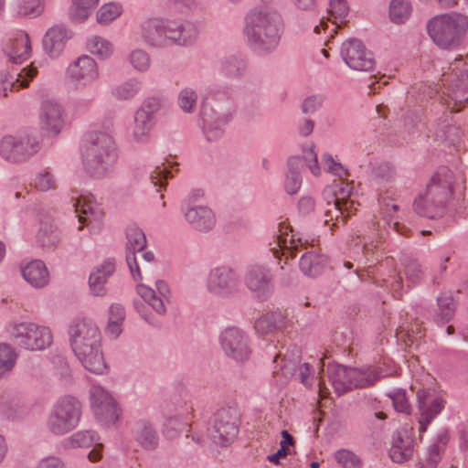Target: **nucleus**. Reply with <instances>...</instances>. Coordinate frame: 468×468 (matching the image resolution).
I'll use <instances>...</instances> for the list:
<instances>
[{
    "label": "nucleus",
    "instance_id": "1",
    "mask_svg": "<svg viewBox=\"0 0 468 468\" xmlns=\"http://www.w3.org/2000/svg\"><path fill=\"white\" fill-rule=\"evenodd\" d=\"M68 335L75 356L87 371L95 375L109 372L101 332L95 321L88 317L75 318L69 325Z\"/></svg>",
    "mask_w": 468,
    "mask_h": 468
},
{
    "label": "nucleus",
    "instance_id": "2",
    "mask_svg": "<svg viewBox=\"0 0 468 468\" xmlns=\"http://www.w3.org/2000/svg\"><path fill=\"white\" fill-rule=\"evenodd\" d=\"M283 32L282 16L276 11L256 7L244 17L242 34L248 48L259 56L272 53Z\"/></svg>",
    "mask_w": 468,
    "mask_h": 468
},
{
    "label": "nucleus",
    "instance_id": "3",
    "mask_svg": "<svg viewBox=\"0 0 468 468\" xmlns=\"http://www.w3.org/2000/svg\"><path fill=\"white\" fill-rule=\"evenodd\" d=\"M80 157L83 169L90 176L96 179L110 176L118 160L113 137L106 132H90L86 135Z\"/></svg>",
    "mask_w": 468,
    "mask_h": 468
},
{
    "label": "nucleus",
    "instance_id": "4",
    "mask_svg": "<svg viewBox=\"0 0 468 468\" xmlns=\"http://www.w3.org/2000/svg\"><path fill=\"white\" fill-rule=\"evenodd\" d=\"M144 43L153 48H163L171 45H187L198 35L195 24L189 21L168 20L150 17L140 25Z\"/></svg>",
    "mask_w": 468,
    "mask_h": 468
},
{
    "label": "nucleus",
    "instance_id": "5",
    "mask_svg": "<svg viewBox=\"0 0 468 468\" xmlns=\"http://www.w3.org/2000/svg\"><path fill=\"white\" fill-rule=\"evenodd\" d=\"M441 81L448 90V96L454 101L453 106L448 105L447 111L443 112L439 118L437 136L441 133V137L446 140L454 141L451 135L458 136V129L451 123L452 112H459L457 104L468 101V57L456 58L450 63L447 72L441 76Z\"/></svg>",
    "mask_w": 468,
    "mask_h": 468
},
{
    "label": "nucleus",
    "instance_id": "6",
    "mask_svg": "<svg viewBox=\"0 0 468 468\" xmlns=\"http://www.w3.org/2000/svg\"><path fill=\"white\" fill-rule=\"evenodd\" d=\"M455 176L447 167H441L431 177L423 195L413 203L415 212L428 218L442 217L452 199Z\"/></svg>",
    "mask_w": 468,
    "mask_h": 468
},
{
    "label": "nucleus",
    "instance_id": "7",
    "mask_svg": "<svg viewBox=\"0 0 468 468\" xmlns=\"http://www.w3.org/2000/svg\"><path fill=\"white\" fill-rule=\"evenodd\" d=\"M66 75L79 93L78 105L90 106L99 94V90L94 85L100 80V69L96 60L88 55L80 56L69 64Z\"/></svg>",
    "mask_w": 468,
    "mask_h": 468
},
{
    "label": "nucleus",
    "instance_id": "8",
    "mask_svg": "<svg viewBox=\"0 0 468 468\" xmlns=\"http://www.w3.org/2000/svg\"><path fill=\"white\" fill-rule=\"evenodd\" d=\"M82 417V403L72 395L59 397L51 406L46 428L54 436H63L74 431Z\"/></svg>",
    "mask_w": 468,
    "mask_h": 468
},
{
    "label": "nucleus",
    "instance_id": "9",
    "mask_svg": "<svg viewBox=\"0 0 468 468\" xmlns=\"http://www.w3.org/2000/svg\"><path fill=\"white\" fill-rule=\"evenodd\" d=\"M467 27V17L459 13L434 16L427 24L429 36L441 48L458 46Z\"/></svg>",
    "mask_w": 468,
    "mask_h": 468
},
{
    "label": "nucleus",
    "instance_id": "10",
    "mask_svg": "<svg viewBox=\"0 0 468 468\" xmlns=\"http://www.w3.org/2000/svg\"><path fill=\"white\" fill-rule=\"evenodd\" d=\"M6 333L14 345L28 351H42L53 341L51 330L34 322H13L6 327Z\"/></svg>",
    "mask_w": 468,
    "mask_h": 468
},
{
    "label": "nucleus",
    "instance_id": "11",
    "mask_svg": "<svg viewBox=\"0 0 468 468\" xmlns=\"http://www.w3.org/2000/svg\"><path fill=\"white\" fill-rule=\"evenodd\" d=\"M207 106L210 108V112H207V118H209L207 140H217L223 134V126L231 120L235 112V105L228 91L218 92L209 90L207 93Z\"/></svg>",
    "mask_w": 468,
    "mask_h": 468
},
{
    "label": "nucleus",
    "instance_id": "12",
    "mask_svg": "<svg viewBox=\"0 0 468 468\" xmlns=\"http://www.w3.org/2000/svg\"><path fill=\"white\" fill-rule=\"evenodd\" d=\"M40 148L38 138L29 134H9L0 139V156L12 165L28 161Z\"/></svg>",
    "mask_w": 468,
    "mask_h": 468
},
{
    "label": "nucleus",
    "instance_id": "13",
    "mask_svg": "<svg viewBox=\"0 0 468 468\" xmlns=\"http://www.w3.org/2000/svg\"><path fill=\"white\" fill-rule=\"evenodd\" d=\"M208 433L215 445L222 448L231 445L239 434L236 410L231 408L218 410L210 419Z\"/></svg>",
    "mask_w": 468,
    "mask_h": 468
},
{
    "label": "nucleus",
    "instance_id": "14",
    "mask_svg": "<svg viewBox=\"0 0 468 468\" xmlns=\"http://www.w3.org/2000/svg\"><path fill=\"white\" fill-rule=\"evenodd\" d=\"M89 396L91 412L101 424L110 426L118 421L121 410L108 389L101 385H92Z\"/></svg>",
    "mask_w": 468,
    "mask_h": 468
},
{
    "label": "nucleus",
    "instance_id": "15",
    "mask_svg": "<svg viewBox=\"0 0 468 468\" xmlns=\"http://www.w3.org/2000/svg\"><path fill=\"white\" fill-rule=\"evenodd\" d=\"M74 207L79 221L86 224L90 235H98L102 231L104 214L90 193L78 196L75 198Z\"/></svg>",
    "mask_w": 468,
    "mask_h": 468
},
{
    "label": "nucleus",
    "instance_id": "16",
    "mask_svg": "<svg viewBox=\"0 0 468 468\" xmlns=\"http://www.w3.org/2000/svg\"><path fill=\"white\" fill-rule=\"evenodd\" d=\"M219 343L225 355L237 362H244L250 356L249 335L239 327H228L221 332Z\"/></svg>",
    "mask_w": 468,
    "mask_h": 468
},
{
    "label": "nucleus",
    "instance_id": "17",
    "mask_svg": "<svg viewBox=\"0 0 468 468\" xmlns=\"http://www.w3.org/2000/svg\"><path fill=\"white\" fill-rule=\"evenodd\" d=\"M341 57L345 63L354 70L370 71L376 61L373 53L357 38H349L341 46Z\"/></svg>",
    "mask_w": 468,
    "mask_h": 468
},
{
    "label": "nucleus",
    "instance_id": "18",
    "mask_svg": "<svg viewBox=\"0 0 468 468\" xmlns=\"http://www.w3.org/2000/svg\"><path fill=\"white\" fill-rule=\"evenodd\" d=\"M184 221L194 231L205 229V192L202 188L192 189L185 197L180 208Z\"/></svg>",
    "mask_w": 468,
    "mask_h": 468
},
{
    "label": "nucleus",
    "instance_id": "19",
    "mask_svg": "<svg viewBox=\"0 0 468 468\" xmlns=\"http://www.w3.org/2000/svg\"><path fill=\"white\" fill-rule=\"evenodd\" d=\"M244 283L257 298L266 300L273 290V275L266 265L250 264L246 268Z\"/></svg>",
    "mask_w": 468,
    "mask_h": 468
},
{
    "label": "nucleus",
    "instance_id": "20",
    "mask_svg": "<svg viewBox=\"0 0 468 468\" xmlns=\"http://www.w3.org/2000/svg\"><path fill=\"white\" fill-rule=\"evenodd\" d=\"M155 290L140 283L136 286V292L156 314L164 316L167 313L166 304L170 303L172 292L165 280H156Z\"/></svg>",
    "mask_w": 468,
    "mask_h": 468
},
{
    "label": "nucleus",
    "instance_id": "21",
    "mask_svg": "<svg viewBox=\"0 0 468 468\" xmlns=\"http://www.w3.org/2000/svg\"><path fill=\"white\" fill-rule=\"evenodd\" d=\"M67 112L58 101L48 99L42 101L39 110L40 128L51 136L58 135L65 127Z\"/></svg>",
    "mask_w": 468,
    "mask_h": 468
},
{
    "label": "nucleus",
    "instance_id": "22",
    "mask_svg": "<svg viewBox=\"0 0 468 468\" xmlns=\"http://www.w3.org/2000/svg\"><path fill=\"white\" fill-rule=\"evenodd\" d=\"M418 410L420 411L419 432H425L428 425L442 410L445 401L435 390L421 388L417 391Z\"/></svg>",
    "mask_w": 468,
    "mask_h": 468
},
{
    "label": "nucleus",
    "instance_id": "23",
    "mask_svg": "<svg viewBox=\"0 0 468 468\" xmlns=\"http://www.w3.org/2000/svg\"><path fill=\"white\" fill-rule=\"evenodd\" d=\"M126 262L134 281L143 279L139 264L135 256L136 252H142L146 246L144 232L137 226H130L126 230Z\"/></svg>",
    "mask_w": 468,
    "mask_h": 468
},
{
    "label": "nucleus",
    "instance_id": "24",
    "mask_svg": "<svg viewBox=\"0 0 468 468\" xmlns=\"http://www.w3.org/2000/svg\"><path fill=\"white\" fill-rule=\"evenodd\" d=\"M349 368L338 364L327 365V367L322 369L319 380V390L323 392L327 389L325 380L327 379L331 386L334 388L337 395H342L350 390V378Z\"/></svg>",
    "mask_w": 468,
    "mask_h": 468
},
{
    "label": "nucleus",
    "instance_id": "25",
    "mask_svg": "<svg viewBox=\"0 0 468 468\" xmlns=\"http://www.w3.org/2000/svg\"><path fill=\"white\" fill-rule=\"evenodd\" d=\"M238 276L230 268L222 266L210 271L207 287L210 292L225 294L234 290L238 285Z\"/></svg>",
    "mask_w": 468,
    "mask_h": 468
},
{
    "label": "nucleus",
    "instance_id": "26",
    "mask_svg": "<svg viewBox=\"0 0 468 468\" xmlns=\"http://www.w3.org/2000/svg\"><path fill=\"white\" fill-rule=\"evenodd\" d=\"M37 73V68L33 66L24 68L18 73L0 72V98L5 97L8 90L27 87Z\"/></svg>",
    "mask_w": 468,
    "mask_h": 468
},
{
    "label": "nucleus",
    "instance_id": "27",
    "mask_svg": "<svg viewBox=\"0 0 468 468\" xmlns=\"http://www.w3.org/2000/svg\"><path fill=\"white\" fill-rule=\"evenodd\" d=\"M71 33L64 26L56 25L48 29L43 37V48L50 58H58L65 48Z\"/></svg>",
    "mask_w": 468,
    "mask_h": 468
},
{
    "label": "nucleus",
    "instance_id": "28",
    "mask_svg": "<svg viewBox=\"0 0 468 468\" xmlns=\"http://www.w3.org/2000/svg\"><path fill=\"white\" fill-rule=\"evenodd\" d=\"M133 439L144 450L153 451L159 445V434L154 425L148 420H137L132 430Z\"/></svg>",
    "mask_w": 468,
    "mask_h": 468
},
{
    "label": "nucleus",
    "instance_id": "29",
    "mask_svg": "<svg viewBox=\"0 0 468 468\" xmlns=\"http://www.w3.org/2000/svg\"><path fill=\"white\" fill-rule=\"evenodd\" d=\"M114 271L115 263L112 260H107L94 268L89 277V286L92 295L103 296L106 293L105 285Z\"/></svg>",
    "mask_w": 468,
    "mask_h": 468
},
{
    "label": "nucleus",
    "instance_id": "30",
    "mask_svg": "<svg viewBox=\"0 0 468 468\" xmlns=\"http://www.w3.org/2000/svg\"><path fill=\"white\" fill-rule=\"evenodd\" d=\"M414 452L413 439L406 431H396L392 435L389 456L394 463H402L410 460Z\"/></svg>",
    "mask_w": 468,
    "mask_h": 468
},
{
    "label": "nucleus",
    "instance_id": "31",
    "mask_svg": "<svg viewBox=\"0 0 468 468\" xmlns=\"http://www.w3.org/2000/svg\"><path fill=\"white\" fill-rule=\"evenodd\" d=\"M31 50L29 36L23 31L16 33L5 48L9 59L16 64L27 59L31 55Z\"/></svg>",
    "mask_w": 468,
    "mask_h": 468
},
{
    "label": "nucleus",
    "instance_id": "32",
    "mask_svg": "<svg viewBox=\"0 0 468 468\" xmlns=\"http://www.w3.org/2000/svg\"><path fill=\"white\" fill-rule=\"evenodd\" d=\"M324 195L329 198L326 203L327 208L324 210V224L329 225L332 221V227H334L340 220L344 223L350 215L349 207L351 205L348 202H341L331 191H324Z\"/></svg>",
    "mask_w": 468,
    "mask_h": 468
},
{
    "label": "nucleus",
    "instance_id": "33",
    "mask_svg": "<svg viewBox=\"0 0 468 468\" xmlns=\"http://www.w3.org/2000/svg\"><path fill=\"white\" fill-rule=\"evenodd\" d=\"M23 278L34 288H43L49 282V272L40 260H34L22 268Z\"/></svg>",
    "mask_w": 468,
    "mask_h": 468
},
{
    "label": "nucleus",
    "instance_id": "34",
    "mask_svg": "<svg viewBox=\"0 0 468 468\" xmlns=\"http://www.w3.org/2000/svg\"><path fill=\"white\" fill-rule=\"evenodd\" d=\"M327 263L328 259L325 255L316 250H309L302 255L299 267L303 275L314 278L323 273Z\"/></svg>",
    "mask_w": 468,
    "mask_h": 468
},
{
    "label": "nucleus",
    "instance_id": "35",
    "mask_svg": "<svg viewBox=\"0 0 468 468\" xmlns=\"http://www.w3.org/2000/svg\"><path fill=\"white\" fill-rule=\"evenodd\" d=\"M155 119L149 118L146 113L135 112L132 138L133 142L140 144H147L150 141L151 132L155 125Z\"/></svg>",
    "mask_w": 468,
    "mask_h": 468
},
{
    "label": "nucleus",
    "instance_id": "36",
    "mask_svg": "<svg viewBox=\"0 0 468 468\" xmlns=\"http://www.w3.org/2000/svg\"><path fill=\"white\" fill-rule=\"evenodd\" d=\"M350 390L353 388H364L373 386L381 378V373L375 367L349 368Z\"/></svg>",
    "mask_w": 468,
    "mask_h": 468
},
{
    "label": "nucleus",
    "instance_id": "37",
    "mask_svg": "<svg viewBox=\"0 0 468 468\" xmlns=\"http://www.w3.org/2000/svg\"><path fill=\"white\" fill-rule=\"evenodd\" d=\"M218 69L226 78L239 79L247 69V60L240 54L229 55L219 62Z\"/></svg>",
    "mask_w": 468,
    "mask_h": 468
},
{
    "label": "nucleus",
    "instance_id": "38",
    "mask_svg": "<svg viewBox=\"0 0 468 468\" xmlns=\"http://www.w3.org/2000/svg\"><path fill=\"white\" fill-rule=\"evenodd\" d=\"M98 433L92 430H81L72 433L62 441L64 449L89 448L99 441Z\"/></svg>",
    "mask_w": 468,
    "mask_h": 468
},
{
    "label": "nucleus",
    "instance_id": "39",
    "mask_svg": "<svg viewBox=\"0 0 468 468\" xmlns=\"http://www.w3.org/2000/svg\"><path fill=\"white\" fill-rule=\"evenodd\" d=\"M285 324V317L282 313L271 312L260 316L254 324L256 332L260 335H268Z\"/></svg>",
    "mask_w": 468,
    "mask_h": 468
},
{
    "label": "nucleus",
    "instance_id": "40",
    "mask_svg": "<svg viewBox=\"0 0 468 468\" xmlns=\"http://www.w3.org/2000/svg\"><path fill=\"white\" fill-rule=\"evenodd\" d=\"M45 0H14L12 12L17 16L36 17L44 11Z\"/></svg>",
    "mask_w": 468,
    "mask_h": 468
},
{
    "label": "nucleus",
    "instance_id": "41",
    "mask_svg": "<svg viewBox=\"0 0 468 468\" xmlns=\"http://www.w3.org/2000/svg\"><path fill=\"white\" fill-rule=\"evenodd\" d=\"M27 412L24 403L17 398L0 396V415L6 420H16Z\"/></svg>",
    "mask_w": 468,
    "mask_h": 468
},
{
    "label": "nucleus",
    "instance_id": "42",
    "mask_svg": "<svg viewBox=\"0 0 468 468\" xmlns=\"http://www.w3.org/2000/svg\"><path fill=\"white\" fill-rule=\"evenodd\" d=\"M438 312L434 317L437 324H444L454 316L456 304L453 297L449 292H443L437 298Z\"/></svg>",
    "mask_w": 468,
    "mask_h": 468
},
{
    "label": "nucleus",
    "instance_id": "43",
    "mask_svg": "<svg viewBox=\"0 0 468 468\" xmlns=\"http://www.w3.org/2000/svg\"><path fill=\"white\" fill-rule=\"evenodd\" d=\"M142 89V81L138 79H129L112 89V96L117 101L133 99Z\"/></svg>",
    "mask_w": 468,
    "mask_h": 468
},
{
    "label": "nucleus",
    "instance_id": "44",
    "mask_svg": "<svg viewBox=\"0 0 468 468\" xmlns=\"http://www.w3.org/2000/svg\"><path fill=\"white\" fill-rule=\"evenodd\" d=\"M37 242L44 249L54 250L60 242L58 228L51 223H44L37 234Z\"/></svg>",
    "mask_w": 468,
    "mask_h": 468
},
{
    "label": "nucleus",
    "instance_id": "45",
    "mask_svg": "<svg viewBox=\"0 0 468 468\" xmlns=\"http://www.w3.org/2000/svg\"><path fill=\"white\" fill-rule=\"evenodd\" d=\"M32 186L39 192L55 190L58 186V177L49 168H42L35 174Z\"/></svg>",
    "mask_w": 468,
    "mask_h": 468
},
{
    "label": "nucleus",
    "instance_id": "46",
    "mask_svg": "<svg viewBox=\"0 0 468 468\" xmlns=\"http://www.w3.org/2000/svg\"><path fill=\"white\" fill-rule=\"evenodd\" d=\"M127 61L131 68L139 73L147 72L152 65L149 53L140 48L132 49L127 55Z\"/></svg>",
    "mask_w": 468,
    "mask_h": 468
},
{
    "label": "nucleus",
    "instance_id": "47",
    "mask_svg": "<svg viewBox=\"0 0 468 468\" xmlns=\"http://www.w3.org/2000/svg\"><path fill=\"white\" fill-rule=\"evenodd\" d=\"M87 49L100 58H107L113 52L112 44L100 36H91L86 43Z\"/></svg>",
    "mask_w": 468,
    "mask_h": 468
},
{
    "label": "nucleus",
    "instance_id": "48",
    "mask_svg": "<svg viewBox=\"0 0 468 468\" xmlns=\"http://www.w3.org/2000/svg\"><path fill=\"white\" fill-rule=\"evenodd\" d=\"M122 6L116 2L102 5L96 12V20L100 25L107 26L122 14Z\"/></svg>",
    "mask_w": 468,
    "mask_h": 468
},
{
    "label": "nucleus",
    "instance_id": "49",
    "mask_svg": "<svg viewBox=\"0 0 468 468\" xmlns=\"http://www.w3.org/2000/svg\"><path fill=\"white\" fill-rule=\"evenodd\" d=\"M99 0H72L70 18L75 22H83L90 15Z\"/></svg>",
    "mask_w": 468,
    "mask_h": 468
},
{
    "label": "nucleus",
    "instance_id": "50",
    "mask_svg": "<svg viewBox=\"0 0 468 468\" xmlns=\"http://www.w3.org/2000/svg\"><path fill=\"white\" fill-rule=\"evenodd\" d=\"M16 358V353L9 345H0V378L8 376L12 372Z\"/></svg>",
    "mask_w": 468,
    "mask_h": 468
},
{
    "label": "nucleus",
    "instance_id": "51",
    "mask_svg": "<svg viewBox=\"0 0 468 468\" xmlns=\"http://www.w3.org/2000/svg\"><path fill=\"white\" fill-rule=\"evenodd\" d=\"M411 12L409 0H391L389 5V16L392 22L402 24L407 20Z\"/></svg>",
    "mask_w": 468,
    "mask_h": 468
},
{
    "label": "nucleus",
    "instance_id": "52",
    "mask_svg": "<svg viewBox=\"0 0 468 468\" xmlns=\"http://www.w3.org/2000/svg\"><path fill=\"white\" fill-rule=\"evenodd\" d=\"M329 11L335 18V27L332 28L331 31L335 32L339 27V24L346 22V17L349 13V5L346 0H329Z\"/></svg>",
    "mask_w": 468,
    "mask_h": 468
},
{
    "label": "nucleus",
    "instance_id": "53",
    "mask_svg": "<svg viewBox=\"0 0 468 468\" xmlns=\"http://www.w3.org/2000/svg\"><path fill=\"white\" fill-rule=\"evenodd\" d=\"M197 101V92L190 88L181 90L177 98L179 108L186 113H192L195 112Z\"/></svg>",
    "mask_w": 468,
    "mask_h": 468
},
{
    "label": "nucleus",
    "instance_id": "54",
    "mask_svg": "<svg viewBox=\"0 0 468 468\" xmlns=\"http://www.w3.org/2000/svg\"><path fill=\"white\" fill-rule=\"evenodd\" d=\"M402 265L404 266L405 275L411 283H417L420 282L422 276V271L419 262L410 257H404L401 260Z\"/></svg>",
    "mask_w": 468,
    "mask_h": 468
},
{
    "label": "nucleus",
    "instance_id": "55",
    "mask_svg": "<svg viewBox=\"0 0 468 468\" xmlns=\"http://www.w3.org/2000/svg\"><path fill=\"white\" fill-rule=\"evenodd\" d=\"M183 427L184 422L179 417H170L164 424L163 433L167 439L173 440L180 434Z\"/></svg>",
    "mask_w": 468,
    "mask_h": 468
},
{
    "label": "nucleus",
    "instance_id": "56",
    "mask_svg": "<svg viewBox=\"0 0 468 468\" xmlns=\"http://www.w3.org/2000/svg\"><path fill=\"white\" fill-rule=\"evenodd\" d=\"M335 460L343 468H358L360 465L357 457L347 450L336 452Z\"/></svg>",
    "mask_w": 468,
    "mask_h": 468
},
{
    "label": "nucleus",
    "instance_id": "57",
    "mask_svg": "<svg viewBox=\"0 0 468 468\" xmlns=\"http://www.w3.org/2000/svg\"><path fill=\"white\" fill-rule=\"evenodd\" d=\"M169 177H173V174L164 165L156 166L150 174L151 182L155 186H165V181Z\"/></svg>",
    "mask_w": 468,
    "mask_h": 468
},
{
    "label": "nucleus",
    "instance_id": "58",
    "mask_svg": "<svg viewBox=\"0 0 468 468\" xmlns=\"http://www.w3.org/2000/svg\"><path fill=\"white\" fill-rule=\"evenodd\" d=\"M161 108V101L157 98H149L145 100L140 108L136 110V112H141L143 113H146V115L151 119H155L156 112Z\"/></svg>",
    "mask_w": 468,
    "mask_h": 468
},
{
    "label": "nucleus",
    "instance_id": "59",
    "mask_svg": "<svg viewBox=\"0 0 468 468\" xmlns=\"http://www.w3.org/2000/svg\"><path fill=\"white\" fill-rule=\"evenodd\" d=\"M377 239H371V240H365L363 244V254L365 257L370 261H373L375 251H378L379 249H381L382 244V234L377 233Z\"/></svg>",
    "mask_w": 468,
    "mask_h": 468
},
{
    "label": "nucleus",
    "instance_id": "60",
    "mask_svg": "<svg viewBox=\"0 0 468 468\" xmlns=\"http://www.w3.org/2000/svg\"><path fill=\"white\" fill-rule=\"evenodd\" d=\"M379 203L385 220L387 224L390 225V221L394 218L395 214L399 210V206L395 204L392 199L388 197H383L379 200Z\"/></svg>",
    "mask_w": 468,
    "mask_h": 468
},
{
    "label": "nucleus",
    "instance_id": "61",
    "mask_svg": "<svg viewBox=\"0 0 468 468\" xmlns=\"http://www.w3.org/2000/svg\"><path fill=\"white\" fill-rule=\"evenodd\" d=\"M304 161V165H307L312 174L315 176L320 175V167L318 165L317 155L313 148L304 150L303 155L301 157Z\"/></svg>",
    "mask_w": 468,
    "mask_h": 468
},
{
    "label": "nucleus",
    "instance_id": "62",
    "mask_svg": "<svg viewBox=\"0 0 468 468\" xmlns=\"http://www.w3.org/2000/svg\"><path fill=\"white\" fill-rule=\"evenodd\" d=\"M394 409L398 412L410 413V404L404 391H398L390 396Z\"/></svg>",
    "mask_w": 468,
    "mask_h": 468
},
{
    "label": "nucleus",
    "instance_id": "63",
    "mask_svg": "<svg viewBox=\"0 0 468 468\" xmlns=\"http://www.w3.org/2000/svg\"><path fill=\"white\" fill-rule=\"evenodd\" d=\"M323 97L313 95L306 98L302 104V111L305 114L313 113L317 111L323 104Z\"/></svg>",
    "mask_w": 468,
    "mask_h": 468
},
{
    "label": "nucleus",
    "instance_id": "64",
    "mask_svg": "<svg viewBox=\"0 0 468 468\" xmlns=\"http://www.w3.org/2000/svg\"><path fill=\"white\" fill-rule=\"evenodd\" d=\"M36 468H66V465L59 457L50 455L40 459Z\"/></svg>",
    "mask_w": 468,
    "mask_h": 468
}]
</instances>
